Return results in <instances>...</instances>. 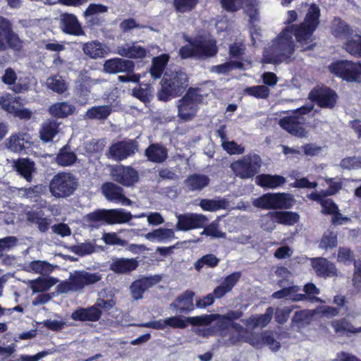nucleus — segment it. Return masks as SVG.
I'll return each instance as SVG.
<instances>
[{"mask_svg": "<svg viewBox=\"0 0 361 361\" xmlns=\"http://www.w3.org/2000/svg\"><path fill=\"white\" fill-rule=\"evenodd\" d=\"M178 222L176 229L178 231H189L202 228L207 222L208 219L203 214L193 213L176 215Z\"/></svg>", "mask_w": 361, "mask_h": 361, "instance_id": "nucleus-16", "label": "nucleus"}, {"mask_svg": "<svg viewBox=\"0 0 361 361\" xmlns=\"http://www.w3.org/2000/svg\"><path fill=\"white\" fill-rule=\"evenodd\" d=\"M345 49L351 55L361 56V36L355 35L348 37L345 44Z\"/></svg>", "mask_w": 361, "mask_h": 361, "instance_id": "nucleus-51", "label": "nucleus"}, {"mask_svg": "<svg viewBox=\"0 0 361 361\" xmlns=\"http://www.w3.org/2000/svg\"><path fill=\"white\" fill-rule=\"evenodd\" d=\"M86 221L91 224V226L105 221L107 224V209H99L90 213L85 216Z\"/></svg>", "mask_w": 361, "mask_h": 361, "instance_id": "nucleus-60", "label": "nucleus"}, {"mask_svg": "<svg viewBox=\"0 0 361 361\" xmlns=\"http://www.w3.org/2000/svg\"><path fill=\"white\" fill-rule=\"evenodd\" d=\"M337 245V233L331 230L325 231L320 240L319 247L324 250L331 249Z\"/></svg>", "mask_w": 361, "mask_h": 361, "instance_id": "nucleus-53", "label": "nucleus"}, {"mask_svg": "<svg viewBox=\"0 0 361 361\" xmlns=\"http://www.w3.org/2000/svg\"><path fill=\"white\" fill-rule=\"evenodd\" d=\"M137 147V142L135 140L121 141L110 147L109 154L115 160H123L133 154Z\"/></svg>", "mask_w": 361, "mask_h": 361, "instance_id": "nucleus-19", "label": "nucleus"}, {"mask_svg": "<svg viewBox=\"0 0 361 361\" xmlns=\"http://www.w3.org/2000/svg\"><path fill=\"white\" fill-rule=\"evenodd\" d=\"M311 265L319 276L331 278L337 276V269L335 264L326 258H312L311 259Z\"/></svg>", "mask_w": 361, "mask_h": 361, "instance_id": "nucleus-26", "label": "nucleus"}, {"mask_svg": "<svg viewBox=\"0 0 361 361\" xmlns=\"http://www.w3.org/2000/svg\"><path fill=\"white\" fill-rule=\"evenodd\" d=\"M271 319L272 317H248L241 321L247 327L254 329L257 327H265L270 323Z\"/></svg>", "mask_w": 361, "mask_h": 361, "instance_id": "nucleus-57", "label": "nucleus"}, {"mask_svg": "<svg viewBox=\"0 0 361 361\" xmlns=\"http://www.w3.org/2000/svg\"><path fill=\"white\" fill-rule=\"evenodd\" d=\"M217 53L216 41L210 37L198 36L189 44L179 49L183 59H206L215 56Z\"/></svg>", "mask_w": 361, "mask_h": 361, "instance_id": "nucleus-3", "label": "nucleus"}, {"mask_svg": "<svg viewBox=\"0 0 361 361\" xmlns=\"http://www.w3.org/2000/svg\"><path fill=\"white\" fill-rule=\"evenodd\" d=\"M187 323H189L187 319L183 320L181 319V317H168L166 319H159L139 324H131L129 326H137L154 329H164L168 326L173 328L183 329L187 326Z\"/></svg>", "mask_w": 361, "mask_h": 361, "instance_id": "nucleus-25", "label": "nucleus"}, {"mask_svg": "<svg viewBox=\"0 0 361 361\" xmlns=\"http://www.w3.org/2000/svg\"><path fill=\"white\" fill-rule=\"evenodd\" d=\"M32 142L29 135L26 133H18L11 135L6 141V146L14 152H21L29 148Z\"/></svg>", "mask_w": 361, "mask_h": 361, "instance_id": "nucleus-30", "label": "nucleus"}, {"mask_svg": "<svg viewBox=\"0 0 361 361\" xmlns=\"http://www.w3.org/2000/svg\"><path fill=\"white\" fill-rule=\"evenodd\" d=\"M77 187L78 180L73 174L61 172L55 175L51 180L49 191L55 197H67L74 192Z\"/></svg>", "mask_w": 361, "mask_h": 361, "instance_id": "nucleus-8", "label": "nucleus"}, {"mask_svg": "<svg viewBox=\"0 0 361 361\" xmlns=\"http://www.w3.org/2000/svg\"><path fill=\"white\" fill-rule=\"evenodd\" d=\"M202 235H210L214 238H225L226 233L219 229V220L212 222L201 233Z\"/></svg>", "mask_w": 361, "mask_h": 361, "instance_id": "nucleus-63", "label": "nucleus"}, {"mask_svg": "<svg viewBox=\"0 0 361 361\" xmlns=\"http://www.w3.org/2000/svg\"><path fill=\"white\" fill-rule=\"evenodd\" d=\"M0 30L4 32L8 38L11 46L15 50H20L22 47V42L18 36L13 31L10 22L3 18L0 17Z\"/></svg>", "mask_w": 361, "mask_h": 361, "instance_id": "nucleus-35", "label": "nucleus"}, {"mask_svg": "<svg viewBox=\"0 0 361 361\" xmlns=\"http://www.w3.org/2000/svg\"><path fill=\"white\" fill-rule=\"evenodd\" d=\"M28 219L37 225L39 231L42 233H46L50 227L51 219L47 217H42L38 214H31Z\"/></svg>", "mask_w": 361, "mask_h": 361, "instance_id": "nucleus-56", "label": "nucleus"}, {"mask_svg": "<svg viewBox=\"0 0 361 361\" xmlns=\"http://www.w3.org/2000/svg\"><path fill=\"white\" fill-rule=\"evenodd\" d=\"M47 87L58 94H63L68 90V83L61 76L56 75L49 77L46 81Z\"/></svg>", "mask_w": 361, "mask_h": 361, "instance_id": "nucleus-45", "label": "nucleus"}, {"mask_svg": "<svg viewBox=\"0 0 361 361\" xmlns=\"http://www.w3.org/2000/svg\"><path fill=\"white\" fill-rule=\"evenodd\" d=\"M194 326H209L204 328V336L223 335L224 331L228 329L233 319L240 317H185Z\"/></svg>", "mask_w": 361, "mask_h": 361, "instance_id": "nucleus-7", "label": "nucleus"}, {"mask_svg": "<svg viewBox=\"0 0 361 361\" xmlns=\"http://www.w3.org/2000/svg\"><path fill=\"white\" fill-rule=\"evenodd\" d=\"M319 8L312 5L302 23L287 26L272 41L271 44L264 51V61L271 63L290 61L295 51L293 36L303 51L312 49V34L319 23Z\"/></svg>", "mask_w": 361, "mask_h": 361, "instance_id": "nucleus-1", "label": "nucleus"}, {"mask_svg": "<svg viewBox=\"0 0 361 361\" xmlns=\"http://www.w3.org/2000/svg\"><path fill=\"white\" fill-rule=\"evenodd\" d=\"M209 178L204 174L194 173L189 176L184 181L185 187L190 191L202 190L209 183Z\"/></svg>", "mask_w": 361, "mask_h": 361, "instance_id": "nucleus-31", "label": "nucleus"}, {"mask_svg": "<svg viewBox=\"0 0 361 361\" xmlns=\"http://www.w3.org/2000/svg\"><path fill=\"white\" fill-rule=\"evenodd\" d=\"M75 108L67 102H57L49 108L51 115L58 118H65L74 113Z\"/></svg>", "mask_w": 361, "mask_h": 361, "instance_id": "nucleus-38", "label": "nucleus"}, {"mask_svg": "<svg viewBox=\"0 0 361 361\" xmlns=\"http://www.w3.org/2000/svg\"><path fill=\"white\" fill-rule=\"evenodd\" d=\"M155 47L154 45L144 47L138 42L125 43L117 47L116 53L128 59H143Z\"/></svg>", "mask_w": 361, "mask_h": 361, "instance_id": "nucleus-15", "label": "nucleus"}, {"mask_svg": "<svg viewBox=\"0 0 361 361\" xmlns=\"http://www.w3.org/2000/svg\"><path fill=\"white\" fill-rule=\"evenodd\" d=\"M20 97H13L11 94H6L0 97V106L6 111L13 114L16 111L17 107L14 106V103L22 104L20 102Z\"/></svg>", "mask_w": 361, "mask_h": 361, "instance_id": "nucleus-52", "label": "nucleus"}, {"mask_svg": "<svg viewBox=\"0 0 361 361\" xmlns=\"http://www.w3.org/2000/svg\"><path fill=\"white\" fill-rule=\"evenodd\" d=\"M314 104H308L298 109L295 112L299 116H286L279 121V125L293 136L298 137H307L308 132L304 128L305 118L302 116L312 111Z\"/></svg>", "mask_w": 361, "mask_h": 361, "instance_id": "nucleus-5", "label": "nucleus"}, {"mask_svg": "<svg viewBox=\"0 0 361 361\" xmlns=\"http://www.w3.org/2000/svg\"><path fill=\"white\" fill-rule=\"evenodd\" d=\"M45 190V186L41 184L37 185L32 188H21L18 189L20 195L31 200L39 197L42 194L44 193Z\"/></svg>", "mask_w": 361, "mask_h": 361, "instance_id": "nucleus-55", "label": "nucleus"}, {"mask_svg": "<svg viewBox=\"0 0 361 361\" xmlns=\"http://www.w3.org/2000/svg\"><path fill=\"white\" fill-rule=\"evenodd\" d=\"M114 180L125 186H130L138 180L137 172L131 167L117 166L111 173Z\"/></svg>", "mask_w": 361, "mask_h": 361, "instance_id": "nucleus-23", "label": "nucleus"}, {"mask_svg": "<svg viewBox=\"0 0 361 361\" xmlns=\"http://www.w3.org/2000/svg\"><path fill=\"white\" fill-rule=\"evenodd\" d=\"M257 185L263 188H276L286 183V178L279 175L262 174L256 178Z\"/></svg>", "mask_w": 361, "mask_h": 361, "instance_id": "nucleus-33", "label": "nucleus"}, {"mask_svg": "<svg viewBox=\"0 0 361 361\" xmlns=\"http://www.w3.org/2000/svg\"><path fill=\"white\" fill-rule=\"evenodd\" d=\"M339 166L343 169L357 170L361 169V157H349L343 159Z\"/></svg>", "mask_w": 361, "mask_h": 361, "instance_id": "nucleus-58", "label": "nucleus"}, {"mask_svg": "<svg viewBox=\"0 0 361 361\" xmlns=\"http://www.w3.org/2000/svg\"><path fill=\"white\" fill-rule=\"evenodd\" d=\"M161 87L157 93L159 100L167 102L182 94L188 86L187 74L178 69H167L161 82Z\"/></svg>", "mask_w": 361, "mask_h": 361, "instance_id": "nucleus-2", "label": "nucleus"}, {"mask_svg": "<svg viewBox=\"0 0 361 361\" xmlns=\"http://www.w3.org/2000/svg\"><path fill=\"white\" fill-rule=\"evenodd\" d=\"M108 11V7L100 4H90L84 11V17L89 26H99L105 21L103 14Z\"/></svg>", "mask_w": 361, "mask_h": 361, "instance_id": "nucleus-22", "label": "nucleus"}, {"mask_svg": "<svg viewBox=\"0 0 361 361\" xmlns=\"http://www.w3.org/2000/svg\"><path fill=\"white\" fill-rule=\"evenodd\" d=\"M102 279L98 273H89L87 271H78L70 276L68 281L59 286V290L62 293L69 291L82 290L85 286L94 284Z\"/></svg>", "mask_w": 361, "mask_h": 361, "instance_id": "nucleus-10", "label": "nucleus"}, {"mask_svg": "<svg viewBox=\"0 0 361 361\" xmlns=\"http://www.w3.org/2000/svg\"><path fill=\"white\" fill-rule=\"evenodd\" d=\"M83 51L92 59L102 58L106 54V47L97 41L87 42L83 45Z\"/></svg>", "mask_w": 361, "mask_h": 361, "instance_id": "nucleus-39", "label": "nucleus"}, {"mask_svg": "<svg viewBox=\"0 0 361 361\" xmlns=\"http://www.w3.org/2000/svg\"><path fill=\"white\" fill-rule=\"evenodd\" d=\"M111 106L109 105L92 106L89 109L85 115L88 119L105 120L111 113Z\"/></svg>", "mask_w": 361, "mask_h": 361, "instance_id": "nucleus-43", "label": "nucleus"}, {"mask_svg": "<svg viewBox=\"0 0 361 361\" xmlns=\"http://www.w3.org/2000/svg\"><path fill=\"white\" fill-rule=\"evenodd\" d=\"M59 26L61 30L68 35H81L83 30L77 17L72 13H61L59 18Z\"/></svg>", "mask_w": 361, "mask_h": 361, "instance_id": "nucleus-18", "label": "nucleus"}, {"mask_svg": "<svg viewBox=\"0 0 361 361\" xmlns=\"http://www.w3.org/2000/svg\"><path fill=\"white\" fill-rule=\"evenodd\" d=\"M102 192L108 200L120 202L123 205H130L132 201L125 197L122 188L113 183L103 184Z\"/></svg>", "mask_w": 361, "mask_h": 361, "instance_id": "nucleus-27", "label": "nucleus"}, {"mask_svg": "<svg viewBox=\"0 0 361 361\" xmlns=\"http://www.w3.org/2000/svg\"><path fill=\"white\" fill-rule=\"evenodd\" d=\"M245 92L251 96L259 99H266L269 95V89L265 85H257L247 87Z\"/></svg>", "mask_w": 361, "mask_h": 361, "instance_id": "nucleus-59", "label": "nucleus"}, {"mask_svg": "<svg viewBox=\"0 0 361 361\" xmlns=\"http://www.w3.org/2000/svg\"><path fill=\"white\" fill-rule=\"evenodd\" d=\"M261 166L260 157L257 154L250 153L233 162L230 168L236 176L242 179H247L258 173Z\"/></svg>", "mask_w": 361, "mask_h": 361, "instance_id": "nucleus-9", "label": "nucleus"}, {"mask_svg": "<svg viewBox=\"0 0 361 361\" xmlns=\"http://www.w3.org/2000/svg\"><path fill=\"white\" fill-rule=\"evenodd\" d=\"M135 63L129 59L114 58L105 61L104 70L106 73L115 74L118 73H132L134 71Z\"/></svg>", "mask_w": 361, "mask_h": 361, "instance_id": "nucleus-20", "label": "nucleus"}, {"mask_svg": "<svg viewBox=\"0 0 361 361\" xmlns=\"http://www.w3.org/2000/svg\"><path fill=\"white\" fill-rule=\"evenodd\" d=\"M335 331L339 336H350L351 334L361 332V326L355 328L350 323L341 319L335 322L333 324Z\"/></svg>", "mask_w": 361, "mask_h": 361, "instance_id": "nucleus-48", "label": "nucleus"}, {"mask_svg": "<svg viewBox=\"0 0 361 361\" xmlns=\"http://www.w3.org/2000/svg\"><path fill=\"white\" fill-rule=\"evenodd\" d=\"M168 61L169 56L166 54H163L153 59L152 65L150 68V74L152 78L157 79L161 76Z\"/></svg>", "mask_w": 361, "mask_h": 361, "instance_id": "nucleus-47", "label": "nucleus"}, {"mask_svg": "<svg viewBox=\"0 0 361 361\" xmlns=\"http://www.w3.org/2000/svg\"><path fill=\"white\" fill-rule=\"evenodd\" d=\"M276 221L280 224L292 226L298 222L300 216L296 212L279 211L274 212Z\"/></svg>", "mask_w": 361, "mask_h": 361, "instance_id": "nucleus-46", "label": "nucleus"}, {"mask_svg": "<svg viewBox=\"0 0 361 361\" xmlns=\"http://www.w3.org/2000/svg\"><path fill=\"white\" fill-rule=\"evenodd\" d=\"M261 227L266 231L271 232L276 228L274 212H270L261 216Z\"/></svg>", "mask_w": 361, "mask_h": 361, "instance_id": "nucleus-62", "label": "nucleus"}, {"mask_svg": "<svg viewBox=\"0 0 361 361\" xmlns=\"http://www.w3.org/2000/svg\"><path fill=\"white\" fill-rule=\"evenodd\" d=\"M25 270L41 275H48L52 271L53 266L45 261L35 260L30 262L26 266Z\"/></svg>", "mask_w": 361, "mask_h": 361, "instance_id": "nucleus-49", "label": "nucleus"}, {"mask_svg": "<svg viewBox=\"0 0 361 361\" xmlns=\"http://www.w3.org/2000/svg\"><path fill=\"white\" fill-rule=\"evenodd\" d=\"M290 338V334L281 328L278 331L264 330L260 333L253 331V340L251 346L255 349H262L267 346L273 352H277L281 347V341Z\"/></svg>", "mask_w": 361, "mask_h": 361, "instance_id": "nucleus-4", "label": "nucleus"}, {"mask_svg": "<svg viewBox=\"0 0 361 361\" xmlns=\"http://www.w3.org/2000/svg\"><path fill=\"white\" fill-rule=\"evenodd\" d=\"M288 281L281 280L279 281V286L282 289L274 292L272 294V298L276 299L286 298L293 301L304 300L307 297L305 295L298 293L300 290L298 286L290 285Z\"/></svg>", "mask_w": 361, "mask_h": 361, "instance_id": "nucleus-17", "label": "nucleus"}, {"mask_svg": "<svg viewBox=\"0 0 361 361\" xmlns=\"http://www.w3.org/2000/svg\"><path fill=\"white\" fill-rule=\"evenodd\" d=\"M133 218L131 213L123 209H107V224H116L128 222Z\"/></svg>", "mask_w": 361, "mask_h": 361, "instance_id": "nucleus-37", "label": "nucleus"}, {"mask_svg": "<svg viewBox=\"0 0 361 361\" xmlns=\"http://www.w3.org/2000/svg\"><path fill=\"white\" fill-rule=\"evenodd\" d=\"M220 259L213 254H207L202 256L195 263V268L197 271H200L204 265L209 267H215L218 265Z\"/></svg>", "mask_w": 361, "mask_h": 361, "instance_id": "nucleus-54", "label": "nucleus"}, {"mask_svg": "<svg viewBox=\"0 0 361 361\" xmlns=\"http://www.w3.org/2000/svg\"><path fill=\"white\" fill-rule=\"evenodd\" d=\"M138 266L137 262L134 259H116L111 264V269L117 274H126L135 270Z\"/></svg>", "mask_w": 361, "mask_h": 361, "instance_id": "nucleus-34", "label": "nucleus"}, {"mask_svg": "<svg viewBox=\"0 0 361 361\" xmlns=\"http://www.w3.org/2000/svg\"><path fill=\"white\" fill-rule=\"evenodd\" d=\"M146 239L154 242H163L175 238L173 229L159 228L145 235Z\"/></svg>", "mask_w": 361, "mask_h": 361, "instance_id": "nucleus-44", "label": "nucleus"}, {"mask_svg": "<svg viewBox=\"0 0 361 361\" xmlns=\"http://www.w3.org/2000/svg\"><path fill=\"white\" fill-rule=\"evenodd\" d=\"M309 99L322 108L333 109L336 104L337 94L328 87L314 88L309 94Z\"/></svg>", "mask_w": 361, "mask_h": 361, "instance_id": "nucleus-14", "label": "nucleus"}, {"mask_svg": "<svg viewBox=\"0 0 361 361\" xmlns=\"http://www.w3.org/2000/svg\"><path fill=\"white\" fill-rule=\"evenodd\" d=\"M202 97L196 90H190L177 103L178 116L187 122L195 117Z\"/></svg>", "mask_w": 361, "mask_h": 361, "instance_id": "nucleus-12", "label": "nucleus"}, {"mask_svg": "<svg viewBox=\"0 0 361 361\" xmlns=\"http://www.w3.org/2000/svg\"><path fill=\"white\" fill-rule=\"evenodd\" d=\"M235 319H233L232 326L237 334L230 335L227 343L229 345H235L240 343H247L251 345V341L253 340V331H248L247 329L244 328L241 325L234 323Z\"/></svg>", "mask_w": 361, "mask_h": 361, "instance_id": "nucleus-29", "label": "nucleus"}, {"mask_svg": "<svg viewBox=\"0 0 361 361\" xmlns=\"http://www.w3.org/2000/svg\"><path fill=\"white\" fill-rule=\"evenodd\" d=\"M16 171L26 180L31 181L32 173L35 171V163L28 159H18L14 162Z\"/></svg>", "mask_w": 361, "mask_h": 361, "instance_id": "nucleus-36", "label": "nucleus"}, {"mask_svg": "<svg viewBox=\"0 0 361 361\" xmlns=\"http://www.w3.org/2000/svg\"><path fill=\"white\" fill-rule=\"evenodd\" d=\"M133 95L143 102H147L152 97V90L149 85H144L133 90Z\"/></svg>", "mask_w": 361, "mask_h": 361, "instance_id": "nucleus-61", "label": "nucleus"}, {"mask_svg": "<svg viewBox=\"0 0 361 361\" xmlns=\"http://www.w3.org/2000/svg\"><path fill=\"white\" fill-rule=\"evenodd\" d=\"M59 132V123L56 120H48L40 130V138L44 142L51 141Z\"/></svg>", "mask_w": 361, "mask_h": 361, "instance_id": "nucleus-41", "label": "nucleus"}, {"mask_svg": "<svg viewBox=\"0 0 361 361\" xmlns=\"http://www.w3.org/2000/svg\"><path fill=\"white\" fill-rule=\"evenodd\" d=\"M295 203L293 196L289 193H267L252 200L255 207L262 209H288Z\"/></svg>", "mask_w": 361, "mask_h": 361, "instance_id": "nucleus-6", "label": "nucleus"}, {"mask_svg": "<svg viewBox=\"0 0 361 361\" xmlns=\"http://www.w3.org/2000/svg\"><path fill=\"white\" fill-rule=\"evenodd\" d=\"M145 154L150 161L162 163L168 157V151L159 144H152L145 149Z\"/></svg>", "mask_w": 361, "mask_h": 361, "instance_id": "nucleus-32", "label": "nucleus"}, {"mask_svg": "<svg viewBox=\"0 0 361 361\" xmlns=\"http://www.w3.org/2000/svg\"><path fill=\"white\" fill-rule=\"evenodd\" d=\"M222 6L228 11H235L238 10L243 5H245V9L247 15L252 19L255 18L257 13L259 1L258 0H221Z\"/></svg>", "mask_w": 361, "mask_h": 361, "instance_id": "nucleus-21", "label": "nucleus"}, {"mask_svg": "<svg viewBox=\"0 0 361 361\" xmlns=\"http://www.w3.org/2000/svg\"><path fill=\"white\" fill-rule=\"evenodd\" d=\"M331 73L342 78L348 82H360L361 77V63L350 61H338L329 66Z\"/></svg>", "mask_w": 361, "mask_h": 361, "instance_id": "nucleus-13", "label": "nucleus"}, {"mask_svg": "<svg viewBox=\"0 0 361 361\" xmlns=\"http://www.w3.org/2000/svg\"><path fill=\"white\" fill-rule=\"evenodd\" d=\"M197 2V0H174V6L176 11L185 13L194 8Z\"/></svg>", "mask_w": 361, "mask_h": 361, "instance_id": "nucleus-64", "label": "nucleus"}, {"mask_svg": "<svg viewBox=\"0 0 361 361\" xmlns=\"http://www.w3.org/2000/svg\"><path fill=\"white\" fill-rule=\"evenodd\" d=\"M114 305V296L111 291L104 289L99 293V298L94 305L87 308L80 307L71 316H100L113 308Z\"/></svg>", "mask_w": 361, "mask_h": 361, "instance_id": "nucleus-11", "label": "nucleus"}, {"mask_svg": "<svg viewBox=\"0 0 361 361\" xmlns=\"http://www.w3.org/2000/svg\"><path fill=\"white\" fill-rule=\"evenodd\" d=\"M194 292L186 290L171 304V309H172L176 314H187L191 312L194 308Z\"/></svg>", "mask_w": 361, "mask_h": 361, "instance_id": "nucleus-28", "label": "nucleus"}, {"mask_svg": "<svg viewBox=\"0 0 361 361\" xmlns=\"http://www.w3.org/2000/svg\"><path fill=\"white\" fill-rule=\"evenodd\" d=\"M228 202L224 199L208 200L203 199L200 201V206L202 209L209 212H214L220 209H226Z\"/></svg>", "mask_w": 361, "mask_h": 361, "instance_id": "nucleus-50", "label": "nucleus"}, {"mask_svg": "<svg viewBox=\"0 0 361 361\" xmlns=\"http://www.w3.org/2000/svg\"><path fill=\"white\" fill-rule=\"evenodd\" d=\"M160 281L161 277L158 275L142 277L136 280L130 288L133 298L135 300L142 298L146 290L159 283Z\"/></svg>", "mask_w": 361, "mask_h": 361, "instance_id": "nucleus-24", "label": "nucleus"}, {"mask_svg": "<svg viewBox=\"0 0 361 361\" xmlns=\"http://www.w3.org/2000/svg\"><path fill=\"white\" fill-rule=\"evenodd\" d=\"M76 159L75 154L69 146L66 145L60 149L56 157V162L61 166H68L73 164Z\"/></svg>", "mask_w": 361, "mask_h": 361, "instance_id": "nucleus-42", "label": "nucleus"}, {"mask_svg": "<svg viewBox=\"0 0 361 361\" xmlns=\"http://www.w3.org/2000/svg\"><path fill=\"white\" fill-rule=\"evenodd\" d=\"M331 32L334 37L345 39L353 35V30L340 18H335L332 21Z\"/></svg>", "mask_w": 361, "mask_h": 361, "instance_id": "nucleus-40", "label": "nucleus"}]
</instances>
